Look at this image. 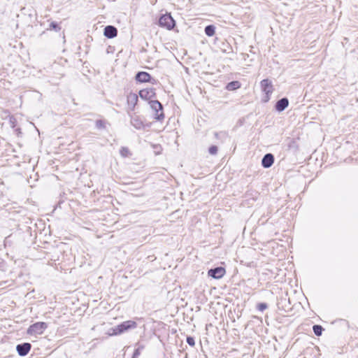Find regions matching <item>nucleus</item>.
Wrapping results in <instances>:
<instances>
[{"mask_svg": "<svg viewBox=\"0 0 358 358\" xmlns=\"http://www.w3.org/2000/svg\"><path fill=\"white\" fill-rule=\"evenodd\" d=\"M136 326L137 324L136 322L128 320L122 322L114 328L110 329L108 334L109 336L121 334L129 329H135Z\"/></svg>", "mask_w": 358, "mask_h": 358, "instance_id": "obj_1", "label": "nucleus"}, {"mask_svg": "<svg viewBox=\"0 0 358 358\" xmlns=\"http://www.w3.org/2000/svg\"><path fill=\"white\" fill-rule=\"evenodd\" d=\"M260 86L262 90L265 93L264 101V102H267L270 99V96L273 91L272 82L268 79H264L261 81Z\"/></svg>", "mask_w": 358, "mask_h": 358, "instance_id": "obj_2", "label": "nucleus"}, {"mask_svg": "<svg viewBox=\"0 0 358 358\" xmlns=\"http://www.w3.org/2000/svg\"><path fill=\"white\" fill-rule=\"evenodd\" d=\"M47 328V324L45 322H36L31 325L27 329V334L30 335H40L42 334L44 330Z\"/></svg>", "mask_w": 358, "mask_h": 358, "instance_id": "obj_3", "label": "nucleus"}, {"mask_svg": "<svg viewBox=\"0 0 358 358\" xmlns=\"http://www.w3.org/2000/svg\"><path fill=\"white\" fill-rule=\"evenodd\" d=\"M159 24L160 27H165L170 30L174 27L175 21L170 14H165L160 17Z\"/></svg>", "mask_w": 358, "mask_h": 358, "instance_id": "obj_4", "label": "nucleus"}, {"mask_svg": "<svg viewBox=\"0 0 358 358\" xmlns=\"http://www.w3.org/2000/svg\"><path fill=\"white\" fill-rule=\"evenodd\" d=\"M150 108L155 111V118L157 120H161L164 118V115L162 111V105L157 100L150 101L149 102Z\"/></svg>", "mask_w": 358, "mask_h": 358, "instance_id": "obj_5", "label": "nucleus"}, {"mask_svg": "<svg viewBox=\"0 0 358 358\" xmlns=\"http://www.w3.org/2000/svg\"><path fill=\"white\" fill-rule=\"evenodd\" d=\"M225 273V270L222 267H217L215 268L210 269L208 272L209 276L219 279L222 278Z\"/></svg>", "mask_w": 358, "mask_h": 358, "instance_id": "obj_6", "label": "nucleus"}, {"mask_svg": "<svg viewBox=\"0 0 358 358\" xmlns=\"http://www.w3.org/2000/svg\"><path fill=\"white\" fill-rule=\"evenodd\" d=\"M31 344L29 343H24L19 344L16 347L17 352L20 356L27 355L31 350Z\"/></svg>", "mask_w": 358, "mask_h": 358, "instance_id": "obj_7", "label": "nucleus"}, {"mask_svg": "<svg viewBox=\"0 0 358 358\" xmlns=\"http://www.w3.org/2000/svg\"><path fill=\"white\" fill-rule=\"evenodd\" d=\"M274 162V157L272 154L268 153L266 154L262 160V165L264 168H269L271 167Z\"/></svg>", "mask_w": 358, "mask_h": 358, "instance_id": "obj_8", "label": "nucleus"}, {"mask_svg": "<svg viewBox=\"0 0 358 358\" xmlns=\"http://www.w3.org/2000/svg\"><path fill=\"white\" fill-rule=\"evenodd\" d=\"M138 102V96L136 93H129L127 95V103L131 110H134L135 106Z\"/></svg>", "mask_w": 358, "mask_h": 358, "instance_id": "obj_9", "label": "nucleus"}, {"mask_svg": "<svg viewBox=\"0 0 358 358\" xmlns=\"http://www.w3.org/2000/svg\"><path fill=\"white\" fill-rule=\"evenodd\" d=\"M117 29L113 26H106L104 29V35L108 38H112L117 36Z\"/></svg>", "mask_w": 358, "mask_h": 358, "instance_id": "obj_10", "label": "nucleus"}, {"mask_svg": "<svg viewBox=\"0 0 358 358\" xmlns=\"http://www.w3.org/2000/svg\"><path fill=\"white\" fill-rule=\"evenodd\" d=\"M288 99L287 98H282L277 101L275 108L278 111L281 112L288 106Z\"/></svg>", "mask_w": 358, "mask_h": 358, "instance_id": "obj_11", "label": "nucleus"}, {"mask_svg": "<svg viewBox=\"0 0 358 358\" xmlns=\"http://www.w3.org/2000/svg\"><path fill=\"white\" fill-rule=\"evenodd\" d=\"M136 79L140 83L148 82L150 79V76L147 72H138L136 76Z\"/></svg>", "mask_w": 358, "mask_h": 358, "instance_id": "obj_12", "label": "nucleus"}, {"mask_svg": "<svg viewBox=\"0 0 358 358\" xmlns=\"http://www.w3.org/2000/svg\"><path fill=\"white\" fill-rule=\"evenodd\" d=\"M131 124L137 129H143L144 127L143 121L138 116L131 117Z\"/></svg>", "mask_w": 358, "mask_h": 358, "instance_id": "obj_13", "label": "nucleus"}, {"mask_svg": "<svg viewBox=\"0 0 358 358\" xmlns=\"http://www.w3.org/2000/svg\"><path fill=\"white\" fill-rule=\"evenodd\" d=\"M154 95L152 90L144 89L139 92V96L143 99H149Z\"/></svg>", "mask_w": 358, "mask_h": 358, "instance_id": "obj_14", "label": "nucleus"}, {"mask_svg": "<svg viewBox=\"0 0 358 358\" xmlns=\"http://www.w3.org/2000/svg\"><path fill=\"white\" fill-rule=\"evenodd\" d=\"M215 32V27L214 25H208L205 27V34L208 36H213Z\"/></svg>", "mask_w": 358, "mask_h": 358, "instance_id": "obj_15", "label": "nucleus"}, {"mask_svg": "<svg viewBox=\"0 0 358 358\" xmlns=\"http://www.w3.org/2000/svg\"><path fill=\"white\" fill-rule=\"evenodd\" d=\"M240 87V84L238 81H233L228 83L227 89L228 90H234Z\"/></svg>", "mask_w": 358, "mask_h": 358, "instance_id": "obj_16", "label": "nucleus"}, {"mask_svg": "<svg viewBox=\"0 0 358 358\" xmlns=\"http://www.w3.org/2000/svg\"><path fill=\"white\" fill-rule=\"evenodd\" d=\"M215 136L217 139L224 141L227 138V134L224 131L217 132L215 134Z\"/></svg>", "mask_w": 358, "mask_h": 358, "instance_id": "obj_17", "label": "nucleus"}, {"mask_svg": "<svg viewBox=\"0 0 358 358\" xmlns=\"http://www.w3.org/2000/svg\"><path fill=\"white\" fill-rule=\"evenodd\" d=\"M313 331L316 336H320L322 334L323 328L320 325L313 326Z\"/></svg>", "mask_w": 358, "mask_h": 358, "instance_id": "obj_18", "label": "nucleus"}, {"mask_svg": "<svg viewBox=\"0 0 358 358\" xmlns=\"http://www.w3.org/2000/svg\"><path fill=\"white\" fill-rule=\"evenodd\" d=\"M217 150H218L217 147V146H215V145H212V146H210V147L209 148V149H208V152H209V153H210V155H217Z\"/></svg>", "mask_w": 358, "mask_h": 358, "instance_id": "obj_19", "label": "nucleus"}, {"mask_svg": "<svg viewBox=\"0 0 358 358\" xmlns=\"http://www.w3.org/2000/svg\"><path fill=\"white\" fill-rule=\"evenodd\" d=\"M257 308L260 311H264L265 309L267 308V305H266V303H259L257 306Z\"/></svg>", "mask_w": 358, "mask_h": 358, "instance_id": "obj_20", "label": "nucleus"}, {"mask_svg": "<svg viewBox=\"0 0 358 358\" xmlns=\"http://www.w3.org/2000/svg\"><path fill=\"white\" fill-rule=\"evenodd\" d=\"M129 151L128 148H122L120 150V154L123 157L127 156V154L129 153Z\"/></svg>", "mask_w": 358, "mask_h": 358, "instance_id": "obj_21", "label": "nucleus"}, {"mask_svg": "<svg viewBox=\"0 0 358 358\" xmlns=\"http://www.w3.org/2000/svg\"><path fill=\"white\" fill-rule=\"evenodd\" d=\"M187 343L190 346H194V345H195L194 339V338H192V337H187Z\"/></svg>", "mask_w": 358, "mask_h": 358, "instance_id": "obj_22", "label": "nucleus"}, {"mask_svg": "<svg viewBox=\"0 0 358 358\" xmlns=\"http://www.w3.org/2000/svg\"><path fill=\"white\" fill-rule=\"evenodd\" d=\"M50 27L56 31H59L60 29V27L55 22H51Z\"/></svg>", "mask_w": 358, "mask_h": 358, "instance_id": "obj_23", "label": "nucleus"}, {"mask_svg": "<svg viewBox=\"0 0 358 358\" xmlns=\"http://www.w3.org/2000/svg\"><path fill=\"white\" fill-rule=\"evenodd\" d=\"M140 355V351H139V349H136L134 352V355H133V358H136L137 357H138Z\"/></svg>", "mask_w": 358, "mask_h": 358, "instance_id": "obj_24", "label": "nucleus"}]
</instances>
